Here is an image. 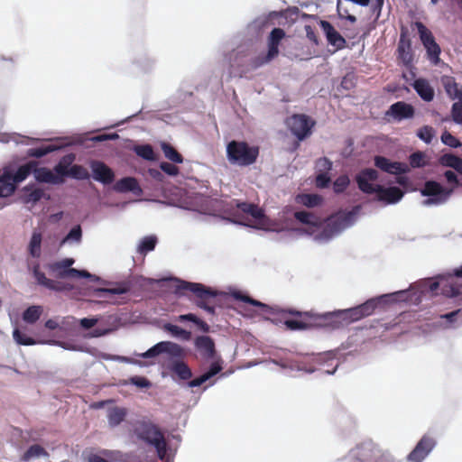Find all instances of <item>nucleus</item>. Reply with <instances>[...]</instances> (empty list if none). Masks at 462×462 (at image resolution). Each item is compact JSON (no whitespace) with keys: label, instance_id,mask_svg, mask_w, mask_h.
I'll use <instances>...</instances> for the list:
<instances>
[{"label":"nucleus","instance_id":"obj_1","mask_svg":"<svg viewBox=\"0 0 462 462\" xmlns=\"http://www.w3.org/2000/svg\"><path fill=\"white\" fill-rule=\"evenodd\" d=\"M407 295V291H400L390 294L383 295L377 299H370L365 303L360 304L355 308L337 310L334 312H328L324 314L314 313L313 311H295V315L305 318H314L317 320H322L326 326H330L333 328H337L352 322L358 321L363 318L368 317L374 313L378 303L382 300L385 301L389 299L391 301L397 302L405 300L403 297Z\"/></svg>","mask_w":462,"mask_h":462},{"label":"nucleus","instance_id":"obj_2","mask_svg":"<svg viewBox=\"0 0 462 462\" xmlns=\"http://www.w3.org/2000/svg\"><path fill=\"white\" fill-rule=\"evenodd\" d=\"M379 175L376 170L366 168L362 170L356 177L358 189L365 194H376L377 200L385 204H395L399 202L404 192L398 187L385 188L380 184H373Z\"/></svg>","mask_w":462,"mask_h":462},{"label":"nucleus","instance_id":"obj_3","mask_svg":"<svg viewBox=\"0 0 462 462\" xmlns=\"http://www.w3.org/2000/svg\"><path fill=\"white\" fill-rule=\"evenodd\" d=\"M134 431L139 439L155 448L160 459H164L168 444L158 425L149 420H137Z\"/></svg>","mask_w":462,"mask_h":462},{"label":"nucleus","instance_id":"obj_4","mask_svg":"<svg viewBox=\"0 0 462 462\" xmlns=\"http://www.w3.org/2000/svg\"><path fill=\"white\" fill-rule=\"evenodd\" d=\"M260 149L251 146L245 141L233 140L226 145V157L231 164L241 167L250 166L256 162Z\"/></svg>","mask_w":462,"mask_h":462},{"label":"nucleus","instance_id":"obj_5","mask_svg":"<svg viewBox=\"0 0 462 462\" xmlns=\"http://www.w3.org/2000/svg\"><path fill=\"white\" fill-rule=\"evenodd\" d=\"M189 291L197 298L196 305L205 310L209 314L215 313V307L208 305V301L210 298H215L217 293L211 288L206 287L202 283L189 282L181 281L177 286V291Z\"/></svg>","mask_w":462,"mask_h":462},{"label":"nucleus","instance_id":"obj_6","mask_svg":"<svg viewBox=\"0 0 462 462\" xmlns=\"http://www.w3.org/2000/svg\"><path fill=\"white\" fill-rule=\"evenodd\" d=\"M285 37V32L281 28H274L270 32L267 39L268 51L266 53L258 55L252 59L250 66L252 69L260 68L270 63L279 55V46L281 41Z\"/></svg>","mask_w":462,"mask_h":462},{"label":"nucleus","instance_id":"obj_7","mask_svg":"<svg viewBox=\"0 0 462 462\" xmlns=\"http://www.w3.org/2000/svg\"><path fill=\"white\" fill-rule=\"evenodd\" d=\"M315 124V121L304 114H294L287 121L289 129L299 141H302L311 134Z\"/></svg>","mask_w":462,"mask_h":462},{"label":"nucleus","instance_id":"obj_8","mask_svg":"<svg viewBox=\"0 0 462 462\" xmlns=\"http://www.w3.org/2000/svg\"><path fill=\"white\" fill-rule=\"evenodd\" d=\"M354 457L360 462H389L384 453L372 442L362 443L353 450Z\"/></svg>","mask_w":462,"mask_h":462},{"label":"nucleus","instance_id":"obj_9","mask_svg":"<svg viewBox=\"0 0 462 462\" xmlns=\"http://www.w3.org/2000/svg\"><path fill=\"white\" fill-rule=\"evenodd\" d=\"M297 311L293 309H286L282 310V313H288L290 315H292L294 317L300 318V319H286L284 321V325L286 328L290 330H303L308 328L311 325H318V326H326V324L323 323L322 320H317L314 318H305L299 315H295L291 312Z\"/></svg>","mask_w":462,"mask_h":462},{"label":"nucleus","instance_id":"obj_10","mask_svg":"<svg viewBox=\"0 0 462 462\" xmlns=\"http://www.w3.org/2000/svg\"><path fill=\"white\" fill-rule=\"evenodd\" d=\"M374 165L378 169L390 174L400 175L410 171V168L406 163L391 162L388 158L383 156L377 155L374 157Z\"/></svg>","mask_w":462,"mask_h":462},{"label":"nucleus","instance_id":"obj_11","mask_svg":"<svg viewBox=\"0 0 462 462\" xmlns=\"http://www.w3.org/2000/svg\"><path fill=\"white\" fill-rule=\"evenodd\" d=\"M435 446V441L429 436H423L413 450L409 454L408 459L412 462H421Z\"/></svg>","mask_w":462,"mask_h":462},{"label":"nucleus","instance_id":"obj_12","mask_svg":"<svg viewBox=\"0 0 462 462\" xmlns=\"http://www.w3.org/2000/svg\"><path fill=\"white\" fill-rule=\"evenodd\" d=\"M414 107L406 102L398 101L393 104L386 112V116H392L396 121L410 119L414 116Z\"/></svg>","mask_w":462,"mask_h":462},{"label":"nucleus","instance_id":"obj_13","mask_svg":"<svg viewBox=\"0 0 462 462\" xmlns=\"http://www.w3.org/2000/svg\"><path fill=\"white\" fill-rule=\"evenodd\" d=\"M92 176L103 184H111L115 179V173L106 164L100 161H93L90 163Z\"/></svg>","mask_w":462,"mask_h":462},{"label":"nucleus","instance_id":"obj_14","mask_svg":"<svg viewBox=\"0 0 462 462\" xmlns=\"http://www.w3.org/2000/svg\"><path fill=\"white\" fill-rule=\"evenodd\" d=\"M319 24L326 35L328 44L334 46L337 51L342 50L346 47V42L345 38L329 22L321 20Z\"/></svg>","mask_w":462,"mask_h":462},{"label":"nucleus","instance_id":"obj_15","mask_svg":"<svg viewBox=\"0 0 462 462\" xmlns=\"http://www.w3.org/2000/svg\"><path fill=\"white\" fill-rule=\"evenodd\" d=\"M195 346L203 358L214 360L216 357V347L214 340L208 336H199L195 338Z\"/></svg>","mask_w":462,"mask_h":462},{"label":"nucleus","instance_id":"obj_16","mask_svg":"<svg viewBox=\"0 0 462 462\" xmlns=\"http://www.w3.org/2000/svg\"><path fill=\"white\" fill-rule=\"evenodd\" d=\"M75 263L73 258H64L60 261L51 263L48 265L50 272L56 277L60 279L70 278L71 273H69L71 266Z\"/></svg>","mask_w":462,"mask_h":462},{"label":"nucleus","instance_id":"obj_17","mask_svg":"<svg viewBox=\"0 0 462 462\" xmlns=\"http://www.w3.org/2000/svg\"><path fill=\"white\" fill-rule=\"evenodd\" d=\"M222 369H223L222 361L220 358H218L217 360H215L211 363L209 369L206 373H204L203 374H201L200 376H199L193 380H190L188 383V384L191 388L199 387L201 384H203L205 382H207L208 380H209L210 378H212L213 376H215L216 374L220 373L222 371Z\"/></svg>","mask_w":462,"mask_h":462},{"label":"nucleus","instance_id":"obj_18","mask_svg":"<svg viewBox=\"0 0 462 462\" xmlns=\"http://www.w3.org/2000/svg\"><path fill=\"white\" fill-rule=\"evenodd\" d=\"M34 178L38 182L49 184H62L65 180H61L60 176H55L54 172L46 167H39L34 170Z\"/></svg>","mask_w":462,"mask_h":462},{"label":"nucleus","instance_id":"obj_19","mask_svg":"<svg viewBox=\"0 0 462 462\" xmlns=\"http://www.w3.org/2000/svg\"><path fill=\"white\" fill-rule=\"evenodd\" d=\"M398 59L406 66H410L413 60V54L411 50V43L409 39H406L402 33L400 42L397 47Z\"/></svg>","mask_w":462,"mask_h":462},{"label":"nucleus","instance_id":"obj_20","mask_svg":"<svg viewBox=\"0 0 462 462\" xmlns=\"http://www.w3.org/2000/svg\"><path fill=\"white\" fill-rule=\"evenodd\" d=\"M412 87L422 100L426 102H430L433 100L435 91L426 79L420 78L415 79Z\"/></svg>","mask_w":462,"mask_h":462},{"label":"nucleus","instance_id":"obj_21","mask_svg":"<svg viewBox=\"0 0 462 462\" xmlns=\"http://www.w3.org/2000/svg\"><path fill=\"white\" fill-rule=\"evenodd\" d=\"M32 273H33V276L37 282V283L39 285H42L49 290H51V291H61L63 289V287L61 286L60 282H55L51 279H49L46 277V275L44 274V273H42L41 270H40V264L39 263H36L33 268H32Z\"/></svg>","mask_w":462,"mask_h":462},{"label":"nucleus","instance_id":"obj_22","mask_svg":"<svg viewBox=\"0 0 462 462\" xmlns=\"http://www.w3.org/2000/svg\"><path fill=\"white\" fill-rule=\"evenodd\" d=\"M114 189L118 192L131 191L134 194H140L142 192V189L137 180L134 177H125L117 180L114 186Z\"/></svg>","mask_w":462,"mask_h":462},{"label":"nucleus","instance_id":"obj_23","mask_svg":"<svg viewBox=\"0 0 462 462\" xmlns=\"http://www.w3.org/2000/svg\"><path fill=\"white\" fill-rule=\"evenodd\" d=\"M37 165H39L38 162L30 161L19 166L14 173L10 171V175L13 179V181H14L16 184L21 183L26 180L31 173H34V170Z\"/></svg>","mask_w":462,"mask_h":462},{"label":"nucleus","instance_id":"obj_24","mask_svg":"<svg viewBox=\"0 0 462 462\" xmlns=\"http://www.w3.org/2000/svg\"><path fill=\"white\" fill-rule=\"evenodd\" d=\"M456 280L443 288V293L449 297H457L462 293V265L454 270Z\"/></svg>","mask_w":462,"mask_h":462},{"label":"nucleus","instance_id":"obj_25","mask_svg":"<svg viewBox=\"0 0 462 462\" xmlns=\"http://www.w3.org/2000/svg\"><path fill=\"white\" fill-rule=\"evenodd\" d=\"M16 183L13 181L10 171H5L0 173V197L7 198L11 196L16 189Z\"/></svg>","mask_w":462,"mask_h":462},{"label":"nucleus","instance_id":"obj_26","mask_svg":"<svg viewBox=\"0 0 462 462\" xmlns=\"http://www.w3.org/2000/svg\"><path fill=\"white\" fill-rule=\"evenodd\" d=\"M130 291V285L127 282H122L117 284L114 288H97L95 289L94 294L97 297L106 299L107 295H119L125 294Z\"/></svg>","mask_w":462,"mask_h":462},{"label":"nucleus","instance_id":"obj_27","mask_svg":"<svg viewBox=\"0 0 462 462\" xmlns=\"http://www.w3.org/2000/svg\"><path fill=\"white\" fill-rule=\"evenodd\" d=\"M421 194L427 197H443L448 192H446L445 189L437 181L428 180L424 184V188L421 189Z\"/></svg>","mask_w":462,"mask_h":462},{"label":"nucleus","instance_id":"obj_28","mask_svg":"<svg viewBox=\"0 0 462 462\" xmlns=\"http://www.w3.org/2000/svg\"><path fill=\"white\" fill-rule=\"evenodd\" d=\"M74 159L75 156L73 154H68L62 157L53 168L55 176H60L61 180H64V177H68L69 173V166Z\"/></svg>","mask_w":462,"mask_h":462},{"label":"nucleus","instance_id":"obj_29","mask_svg":"<svg viewBox=\"0 0 462 462\" xmlns=\"http://www.w3.org/2000/svg\"><path fill=\"white\" fill-rule=\"evenodd\" d=\"M439 162L445 167L454 169L459 174H462V159L452 153H445L439 159Z\"/></svg>","mask_w":462,"mask_h":462},{"label":"nucleus","instance_id":"obj_30","mask_svg":"<svg viewBox=\"0 0 462 462\" xmlns=\"http://www.w3.org/2000/svg\"><path fill=\"white\" fill-rule=\"evenodd\" d=\"M353 215V212H347L332 216L328 218V226H332L335 231H340L349 225Z\"/></svg>","mask_w":462,"mask_h":462},{"label":"nucleus","instance_id":"obj_31","mask_svg":"<svg viewBox=\"0 0 462 462\" xmlns=\"http://www.w3.org/2000/svg\"><path fill=\"white\" fill-rule=\"evenodd\" d=\"M444 88L448 96L451 99L462 100V89L459 88L458 84L451 77H447L442 80Z\"/></svg>","mask_w":462,"mask_h":462},{"label":"nucleus","instance_id":"obj_32","mask_svg":"<svg viewBox=\"0 0 462 462\" xmlns=\"http://www.w3.org/2000/svg\"><path fill=\"white\" fill-rule=\"evenodd\" d=\"M170 369L172 373L177 374L179 378L181 380H189L192 377L191 369L183 361L176 360L172 362Z\"/></svg>","mask_w":462,"mask_h":462},{"label":"nucleus","instance_id":"obj_33","mask_svg":"<svg viewBox=\"0 0 462 462\" xmlns=\"http://www.w3.org/2000/svg\"><path fill=\"white\" fill-rule=\"evenodd\" d=\"M127 415V410L123 407H113L108 411L107 419L111 427L118 426L125 420Z\"/></svg>","mask_w":462,"mask_h":462},{"label":"nucleus","instance_id":"obj_34","mask_svg":"<svg viewBox=\"0 0 462 462\" xmlns=\"http://www.w3.org/2000/svg\"><path fill=\"white\" fill-rule=\"evenodd\" d=\"M42 240V233L38 231H33L28 245V252L30 255L32 256L33 258H39L41 256Z\"/></svg>","mask_w":462,"mask_h":462},{"label":"nucleus","instance_id":"obj_35","mask_svg":"<svg viewBox=\"0 0 462 462\" xmlns=\"http://www.w3.org/2000/svg\"><path fill=\"white\" fill-rule=\"evenodd\" d=\"M233 297L236 299V300H241V301H244V302H246V303H249L253 306H256V307H259L261 308V310L264 312H273V309L265 304V303H263L257 300H254L253 298H251L250 296L248 295H245L244 294L242 291H236L232 293Z\"/></svg>","mask_w":462,"mask_h":462},{"label":"nucleus","instance_id":"obj_36","mask_svg":"<svg viewBox=\"0 0 462 462\" xmlns=\"http://www.w3.org/2000/svg\"><path fill=\"white\" fill-rule=\"evenodd\" d=\"M43 308L40 305L28 307L23 313V319L28 324H34L42 316Z\"/></svg>","mask_w":462,"mask_h":462},{"label":"nucleus","instance_id":"obj_37","mask_svg":"<svg viewBox=\"0 0 462 462\" xmlns=\"http://www.w3.org/2000/svg\"><path fill=\"white\" fill-rule=\"evenodd\" d=\"M49 457V453L44 448L38 444L32 445L23 455L22 460L28 462L35 457Z\"/></svg>","mask_w":462,"mask_h":462},{"label":"nucleus","instance_id":"obj_38","mask_svg":"<svg viewBox=\"0 0 462 462\" xmlns=\"http://www.w3.org/2000/svg\"><path fill=\"white\" fill-rule=\"evenodd\" d=\"M294 217L302 224L313 226H317L320 223V219L319 217L308 211H296L294 213Z\"/></svg>","mask_w":462,"mask_h":462},{"label":"nucleus","instance_id":"obj_39","mask_svg":"<svg viewBox=\"0 0 462 462\" xmlns=\"http://www.w3.org/2000/svg\"><path fill=\"white\" fill-rule=\"evenodd\" d=\"M415 26L418 29L420 39L424 47L436 42L432 32L421 22H416Z\"/></svg>","mask_w":462,"mask_h":462},{"label":"nucleus","instance_id":"obj_40","mask_svg":"<svg viewBox=\"0 0 462 462\" xmlns=\"http://www.w3.org/2000/svg\"><path fill=\"white\" fill-rule=\"evenodd\" d=\"M161 148L164 153V156L174 163H182V155L170 143H162Z\"/></svg>","mask_w":462,"mask_h":462},{"label":"nucleus","instance_id":"obj_41","mask_svg":"<svg viewBox=\"0 0 462 462\" xmlns=\"http://www.w3.org/2000/svg\"><path fill=\"white\" fill-rule=\"evenodd\" d=\"M297 201L308 208H314L321 203L322 199L317 194H302L297 197Z\"/></svg>","mask_w":462,"mask_h":462},{"label":"nucleus","instance_id":"obj_42","mask_svg":"<svg viewBox=\"0 0 462 462\" xmlns=\"http://www.w3.org/2000/svg\"><path fill=\"white\" fill-rule=\"evenodd\" d=\"M157 244V237L155 236H145L142 239L138 245V253L146 254L148 252L152 251Z\"/></svg>","mask_w":462,"mask_h":462},{"label":"nucleus","instance_id":"obj_43","mask_svg":"<svg viewBox=\"0 0 462 462\" xmlns=\"http://www.w3.org/2000/svg\"><path fill=\"white\" fill-rule=\"evenodd\" d=\"M164 329L175 337H180L184 340H189L191 337V332L171 323L164 325Z\"/></svg>","mask_w":462,"mask_h":462},{"label":"nucleus","instance_id":"obj_44","mask_svg":"<svg viewBox=\"0 0 462 462\" xmlns=\"http://www.w3.org/2000/svg\"><path fill=\"white\" fill-rule=\"evenodd\" d=\"M135 153L147 161H154L155 160V153L153 151V148L150 144H143L138 145L134 148Z\"/></svg>","mask_w":462,"mask_h":462},{"label":"nucleus","instance_id":"obj_45","mask_svg":"<svg viewBox=\"0 0 462 462\" xmlns=\"http://www.w3.org/2000/svg\"><path fill=\"white\" fill-rule=\"evenodd\" d=\"M89 176L90 175L86 168L79 164H74L70 166L68 177L83 180L89 179Z\"/></svg>","mask_w":462,"mask_h":462},{"label":"nucleus","instance_id":"obj_46","mask_svg":"<svg viewBox=\"0 0 462 462\" xmlns=\"http://www.w3.org/2000/svg\"><path fill=\"white\" fill-rule=\"evenodd\" d=\"M82 238V229L79 225L75 226L71 228V230L68 233V235L61 240L60 245H63L66 243L76 242L79 243Z\"/></svg>","mask_w":462,"mask_h":462},{"label":"nucleus","instance_id":"obj_47","mask_svg":"<svg viewBox=\"0 0 462 462\" xmlns=\"http://www.w3.org/2000/svg\"><path fill=\"white\" fill-rule=\"evenodd\" d=\"M166 341H162L154 345L152 347L148 349L146 352L141 354V356L143 358H150L157 356L162 353L166 352Z\"/></svg>","mask_w":462,"mask_h":462},{"label":"nucleus","instance_id":"obj_48","mask_svg":"<svg viewBox=\"0 0 462 462\" xmlns=\"http://www.w3.org/2000/svg\"><path fill=\"white\" fill-rule=\"evenodd\" d=\"M56 150V147L53 145H46L42 147L31 148L27 152V155L34 158H42L48 153Z\"/></svg>","mask_w":462,"mask_h":462},{"label":"nucleus","instance_id":"obj_49","mask_svg":"<svg viewBox=\"0 0 462 462\" xmlns=\"http://www.w3.org/2000/svg\"><path fill=\"white\" fill-rule=\"evenodd\" d=\"M427 51L428 59L431 63L437 65L439 62L440 47L437 42H434L428 47H425Z\"/></svg>","mask_w":462,"mask_h":462},{"label":"nucleus","instance_id":"obj_50","mask_svg":"<svg viewBox=\"0 0 462 462\" xmlns=\"http://www.w3.org/2000/svg\"><path fill=\"white\" fill-rule=\"evenodd\" d=\"M166 352L167 354L174 357H183L185 356L184 349L178 344L166 341Z\"/></svg>","mask_w":462,"mask_h":462},{"label":"nucleus","instance_id":"obj_51","mask_svg":"<svg viewBox=\"0 0 462 462\" xmlns=\"http://www.w3.org/2000/svg\"><path fill=\"white\" fill-rule=\"evenodd\" d=\"M350 183L349 178L346 175H340L336 179L333 184V189L336 193H342L346 190Z\"/></svg>","mask_w":462,"mask_h":462},{"label":"nucleus","instance_id":"obj_52","mask_svg":"<svg viewBox=\"0 0 462 462\" xmlns=\"http://www.w3.org/2000/svg\"><path fill=\"white\" fill-rule=\"evenodd\" d=\"M14 339L16 343L23 346H32L35 344V341L32 338L22 333L18 328H15L13 332Z\"/></svg>","mask_w":462,"mask_h":462},{"label":"nucleus","instance_id":"obj_53","mask_svg":"<svg viewBox=\"0 0 462 462\" xmlns=\"http://www.w3.org/2000/svg\"><path fill=\"white\" fill-rule=\"evenodd\" d=\"M417 135L426 143H430L434 136V130L431 126L424 125L419 129Z\"/></svg>","mask_w":462,"mask_h":462},{"label":"nucleus","instance_id":"obj_54","mask_svg":"<svg viewBox=\"0 0 462 462\" xmlns=\"http://www.w3.org/2000/svg\"><path fill=\"white\" fill-rule=\"evenodd\" d=\"M425 155L421 152H416L410 155V165L412 168H421L426 165L424 161Z\"/></svg>","mask_w":462,"mask_h":462},{"label":"nucleus","instance_id":"obj_55","mask_svg":"<svg viewBox=\"0 0 462 462\" xmlns=\"http://www.w3.org/2000/svg\"><path fill=\"white\" fill-rule=\"evenodd\" d=\"M441 141L444 144L452 148H457L461 146V143L459 142V140L447 131L442 134Z\"/></svg>","mask_w":462,"mask_h":462},{"label":"nucleus","instance_id":"obj_56","mask_svg":"<svg viewBox=\"0 0 462 462\" xmlns=\"http://www.w3.org/2000/svg\"><path fill=\"white\" fill-rule=\"evenodd\" d=\"M451 116L455 123L462 124V100H458L452 105Z\"/></svg>","mask_w":462,"mask_h":462},{"label":"nucleus","instance_id":"obj_57","mask_svg":"<svg viewBox=\"0 0 462 462\" xmlns=\"http://www.w3.org/2000/svg\"><path fill=\"white\" fill-rule=\"evenodd\" d=\"M69 273H71L70 278H88L90 279L91 281H99V277L91 274L86 270H78L73 268L72 270L69 271Z\"/></svg>","mask_w":462,"mask_h":462},{"label":"nucleus","instance_id":"obj_58","mask_svg":"<svg viewBox=\"0 0 462 462\" xmlns=\"http://www.w3.org/2000/svg\"><path fill=\"white\" fill-rule=\"evenodd\" d=\"M160 169L169 176H177L180 172L176 165L166 162H161Z\"/></svg>","mask_w":462,"mask_h":462},{"label":"nucleus","instance_id":"obj_59","mask_svg":"<svg viewBox=\"0 0 462 462\" xmlns=\"http://www.w3.org/2000/svg\"><path fill=\"white\" fill-rule=\"evenodd\" d=\"M330 183V177L328 172H321L316 176L315 184L319 189L328 187Z\"/></svg>","mask_w":462,"mask_h":462},{"label":"nucleus","instance_id":"obj_60","mask_svg":"<svg viewBox=\"0 0 462 462\" xmlns=\"http://www.w3.org/2000/svg\"><path fill=\"white\" fill-rule=\"evenodd\" d=\"M245 214L250 215L254 219H261L264 217L263 210L254 203L249 204Z\"/></svg>","mask_w":462,"mask_h":462},{"label":"nucleus","instance_id":"obj_61","mask_svg":"<svg viewBox=\"0 0 462 462\" xmlns=\"http://www.w3.org/2000/svg\"><path fill=\"white\" fill-rule=\"evenodd\" d=\"M245 214L250 215L254 219H261L264 217L263 210L254 203L249 204Z\"/></svg>","mask_w":462,"mask_h":462},{"label":"nucleus","instance_id":"obj_62","mask_svg":"<svg viewBox=\"0 0 462 462\" xmlns=\"http://www.w3.org/2000/svg\"><path fill=\"white\" fill-rule=\"evenodd\" d=\"M43 195L44 192L42 189H34L27 195L26 201L36 203L42 199Z\"/></svg>","mask_w":462,"mask_h":462},{"label":"nucleus","instance_id":"obj_63","mask_svg":"<svg viewBox=\"0 0 462 462\" xmlns=\"http://www.w3.org/2000/svg\"><path fill=\"white\" fill-rule=\"evenodd\" d=\"M131 383L140 388H148L151 386V382L143 376H134L130 379Z\"/></svg>","mask_w":462,"mask_h":462},{"label":"nucleus","instance_id":"obj_64","mask_svg":"<svg viewBox=\"0 0 462 462\" xmlns=\"http://www.w3.org/2000/svg\"><path fill=\"white\" fill-rule=\"evenodd\" d=\"M317 167L320 171H324L325 172H328L332 168V162L328 158L323 157L317 161Z\"/></svg>","mask_w":462,"mask_h":462}]
</instances>
